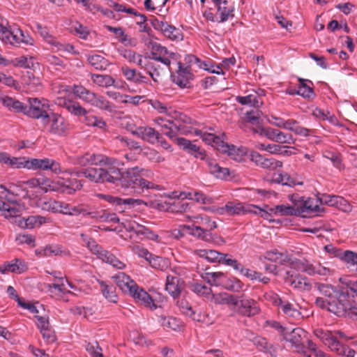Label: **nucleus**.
Here are the masks:
<instances>
[{
  "instance_id": "obj_1",
  "label": "nucleus",
  "mask_w": 357,
  "mask_h": 357,
  "mask_svg": "<svg viewBox=\"0 0 357 357\" xmlns=\"http://www.w3.org/2000/svg\"><path fill=\"white\" fill-rule=\"evenodd\" d=\"M90 165H102V167H88L82 172V174L92 182L97 183H109L116 184L121 178V171L117 167V160L101 154L87 153Z\"/></svg>"
},
{
  "instance_id": "obj_2",
  "label": "nucleus",
  "mask_w": 357,
  "mask_h": 357,
  "mask_svg": "<svg viewBox=\"0 0 357 357\" xmlns=\"http://www.w3.org/2000/svg\"><path fill=\"white\" fill-rule=\"evenodd\" d=\"M318 289L325 298L317 297L314 301L316 306L334 314H342L344 309L348 306L347 305L348 290L344 288L336 289L328 284H319Z\"/></svg>"
},
{
  "instance_id": "obj_3",
  "label": "nucleus",
  "mask_w": 357,
  "mask_h": 357,
  "mask_svg": "<svg viewBox=\"0 0 357 357\" xmlns=\"http://www.w3.org/2000/svg\"><path fill=\"white\" fill-rule=\"evenodd\" d=\"M145 171L146 169L139 167L128 168L124 172H121V178L116 185L121 186L125 190H130V192H138L139 190L144 192V189H160L159 185L141 177Z\"/></svg>"
},
{
  "instance_id": "obj_4",
  "label": "nucleus",
  "mask_w": 357,
  "mask_h": 357,
  "mask_svg": "<svg viewBox=\"0 0 357 357\" xmlns=\"http://www.w3.org/2000/svg\"><path fill=\"white\" fill-rule=\"evenodd\" d=\"M38 181V188L44 192L48 191H60L63 193L72 195L75 191L80 190L82 187L81 181L76 178L54 182L47 178H40Z\"/></svg>"
},
{
  "instance_id": "obj_5",
  "label": "nucleus",
  "mask_w": 357,
  "mask_h": 357,
  "mask_svg": "<svg viewBox=\"0 0 357 357\" xmlns=\"http://www.w3.org/2000/svg\"><path fill=\"white\" fill-rule=\"evenodd\" d=\"M314 334L331 351L336 353H344L343 340L347 341L350 339L340 331H331L317 328L314 331Z\"/></svg>"
},
{
  "instance_id": "obj_6",
  "label": "nucleus",
  "mask_w": 357,
  "mask_h": 357,
  "mask_svg": "<svg viewBox=\"0 0 357 357\" xmlns=\"http://www.w3.org/2000/svg\"><path fill=\"white\" fill-rule=\"evenodd\" d=\"M27 102L24 115L33 119H41L44 125H47L48 117L50 115L48 101L45 99L40 100L37 98H29Z\"/></svg>"
},
{
  "instance_id": "obj_7",
  "label": "nucleus",
  "mask_w": 357,
  "mask_h": 357,
  "mask_svg": "<svg viewBox=\"0 0 357 357\" xmlns=\"http://www.w3.org/2000/svg\"><path fill=\"white\" fill-rule=\"evenodd\" d=\"M236 305H234L232 307L234 312L247 317H252L259 313L260 308L255 300L247 298L244 295L236 296Z\"/></svg>"
},
{
  "instance_id": "obj_8",
  "label": "nucleus",
  "mask_w": 357,
  "mask_h": 357,
  "mask_svg": "<svg viewBox=\"0 0 357 357\" xmlns=\"http://www.w3.org/2000/svg\"><path fill=\"white\" fill-rule=\"evenodd\" d=\"M195 149V151H192L190 154L200 160H206L208 170L211 174L214 175L218 178H227L229 176V169L228 168L219 166L215 160L208 158L205 151L201 150L199 146H197V149Z\"/></svg>"
},
{
  "instance_id": "obj_9",
  "label": "nucleus",
  "mask_w": 357,
  "mask_h": 357,
  "mask_svg": "<svg viewBox=\"0 0 357 357\" xmlns=\"http://www.w3.org/2000/svg\"><path fill=\"white\" fill-rule=\"evenodd\" d=\"M306 336V332L301 328L293 329L290 333H285L284 339L290 342L294 347L296 351L303 354L306 357H310V354L306 351V346L303 344V340Z\"/></svg>"
},
{
  "instance_id": "obj_10",
  "label": "nucleus",
  "mask_w": 357,
  "mask_h": 357,
  "mask_svg": "<svg viewBox=\"0 0 357 357\" xmlns=\"http://www.w3.org/2000/svg\"><path fill=\"white\" fill-rule=\"evenodd\" d=\"M50 123L48 132L56 136L66 135L69 129V123L61 115L50 113L47 123Z\"/></svg>"
},
{
  "instance_id": "obj_11",
  "label": "nucleus",
  "mask_w": 357,
  "mask_h": 357,
  "mask_svg": "<svg viewBox=\"0 0 357 357\" xmlns=\"http://www.w3.org/2000/svg\"><path fill=\"white\" fill-rule=\"evenodd\" d=\"M176 75L173 77V82L181 88H190V81L193 79L192 69L190 66L183 67L181 63H178V69Z\"/></svg>"
},
{
  "instance_id": "obj_12",
  "label": "nucleus",
  "mask_w": 357,
  "mask_h": 357,
  "mask_svg": "<svg viewBox=\"0 0 357 357\" xmlns=\"http://www.w3.org/2000/svg\"><path fill=\"white\" fill-rule=\"evenodd\" d=\"M105 201L111 203L116 206H119V208H116L120 212L123 211L126 208H130L135 206H139L142 204H145L144 201L139 199L127 198L121 199L118 197H114L112 195H102Z\"/></svg>"
},
{
  "instance_id": "obj_13",
  "label": "nucleus",
  "mask_w": 357,
  "mask_h": 357,
  "mask_svg": "<svg viewBox=\"0 0 357 357\" xmlns=\"http://www.w3.org/2000/svg\"><path fill=\"white\" fill-rule=\"evenodd\" d=\"M286 275L284 281L287 284L299 291H310L311 289L312 284L307 278L299 274L294 275L289 271L286 272Z\"/></svg>"
},
{
  "instance_id": "obj_14",
  "label": "nucleus",
  "mask_w": 357,
  "mask_h": 357,
  "mask_svg": "<svg viewBox=\"0 0 357 357\" xmlns=\"http://www.w3.org/2000/svg\"><path fill=\"white\" fill-rule=\"evenodd\" d=\"M131 132L137 137L152 144L156 142H160V139L162 138L160 134L151 127H137L135 130H131Z\"/></svg>"
},
{
  "instance_id": "obj_15",
  "label": "nucleus",
  "mask_w": 357,
  "mask_h": 357,
  "mask_svg": "<svg viewBox=\"0 0 357 357\" xmlns=\"http://www.w3.org/2000/svg\"><path fill=\"white\" fill-rule=\"evenodd\" d=\"M297 206L300 211V216L303 215L304 213L318 215L324 211V208L320 207L319 197L303 199V202H298Z\"/></svg>"
},
{
  "instance_id": "obj_16",
  "label": "nucleus",
  "mask_w": 357,
  "mask_h": 357,
  "mask_svg": "<svg viewBox=\"0 0 357 357\" xmlns=\"http://www.w3.org/2000/svg\"><path fill=\"white\" fill-rule=\"evenodd\" d=\"M217 8V13L220 16L218 23L227 21L229 18L234 17V8L229 6L227 0H211Z\"/></svg>"
},
{
  "instance_id": "obj_17",
  "label": "nucleus",
  "mask_w": 357,
  "mask_h": 357,
  "mask_svg": "<svg viewBox=\"0 0 357 357\" xmlns=\"http://www.w3.org/2000/svg\"><path fill=\"white\" fill-rule=\"evenodd\" d=\"M251 160L257 165L271 170L276 169L282 166V162L274 158H266L257 152L251 153Z\"/></svg>"
},
{
  "instance_id": "obj_18",
  "label": "nucleus",
  "mask_w": 357,
  "mask_h": 357,
  "mask_svg": "<svg viewBox=\"0 0 357 357\" xmlns=\"http://www.w3.org/2000/svg\"><path fill=\"white\" fill-rule=\"evenodd\" d=\"M275 298L279 307L287 317L291 318L294 321H296L303 319L304 317L296 308L297 305L291 303L289 301H284L280 298Z\"/></svg>"
},
{
  "instance_id": "obj_19",
  "label": "nucleus",
  "mask_w": 357,
  "mask_h": 357,
  "mask_svg": "<svg viewBox=\"0 0 357 357\" xmlns=\"http://www.w3.org/2000/svg\"><path fill=\"white\" fill-rule=\"evenodd\" d=\"M8 33L10 34H5L6 37L3 38L2 41L5 43H9L13 45H17L21 43L31 44L30 42L31 39L28 36H25L23 31L19 28L13 30L8 29Z\"/></svg>"
},
{
  "instance_id": "obj_20",
  "label": "nucleus",
  "mask_w": 357,
  "mask_h": 357,
  "mask_svg": "<svg viewBox=\"0 0 357 357\" xmlns=\"http://www.w3.org/2000/svg\"><path fill=\"white\" fill-rule=\"evenodd\" d=\"M22 211L23 207L15 202H6V206L1 211L3 215L6 218L9 219L11 222H14L17 224L19 219L22 218L21 217Z\"/></svg>"
},
{
  "instance_id": "obj_21",
  "label": "nucleus",
  "mask_w": 357,
  "mask_h": 357,
  "mask_svg": "<svg viewBox=\"0 0 357 357\" xmlns=\"http://www.w3.org/2000/svg\"><path fill=\"white\" fill-rule=\"evenodd\" d=\"M112 278L119 289L125 294H130L132 289L136 288L135 282L124 273H119Z\"/></svg>"
},
{
  "instance_id": "obj_22",
  "label": "nucleus",
  "mask_w": 357,
  "mask_h": 357,
  "mask_svg": "<svg viewBox=\"0 0 357 357\" xmlns=\"http://www.w3.org/2000/svg\"><path fill=\"white\" fill-rule=\"evenodd\" d=\"M196 135L199 136L206 144L211 145L218 151H224V139L212 133L204 132L200 130L195 131ZM226 146H225V148Z\"/></svg>"
},
{
  "instance_id": "obj_23",
  "label": "nucleus",
  "mask_w": 357,
  "mask_h": 357,
  "mask_svg": "<svg viewBox=\"0 0 357 357\" xmlns=\"http://www.w3.org/2000/svg\"><path fill=\"white\" fill-rule=\"evenodd\" d=\"M130 295L132 296L138 302H141V303L144 304L146 307H149L151 309L156 308V305L153 303V301L150 295L142 289H139L137 284L136 288L132 289V291H131Z\"/></svg>"
},
{
  "instance_id": "obj_24",
  "label": "nucleus",
  "mask_w": 357,
  "mask_h": 357,
  "mask_svg": "<svg viewBox=\"0 0 357 357\" xmlns=\"http://www.w3.org/2000/svg\"><path fill=\"white\" fill-rule=\"evenodd\" d=\"M148 68V73L154 82H158L162 75L167 74L170 70V66H166L165 65L160 66L156 62L152 61L150 63L146 64Z\"/></svg>"
},
{
  "instance_id": "obj_25",
  "label": "nucleus",
  "mask_w": 357,
  "mask_h": 357,
  "mask_svg": "<svg viewBox=\"0 0 357 357\" xmlns=\"http://www.w3.org/2000/svg\"><path fill=\"white\" fill-rule=\"evenodd\" d=\"M2 163L14 169L25 168L29 169V159L26 157H11L5 153Z\"/></svg>"
},
{
  "instance_id": "obj_26",
  "label": "nucleus",
  "mask_w": 357,
  "mask_h": 357,
  "mask_svg": "<svg viewBox=\"0 0 357 357\" xmlns=\"http://www.w3.org/2000/svg\"><path fill=\"white\" fill-rule=\"evenodd\" d=\"M96 256L102 261L109 264L113 267L118 269H123L126 266L125 264L119 260L112 253L103 249L102 248L98 252Z\"/></svg>"
},
{
  "instance_id": "obj_27",
  "label": "nucleus",
  "mask_w": 357,
  "mask_h": 357,
  "mask_svg": "<svg viewBox=\"0 0 357 357\" xmlns=\"http://www.w3.org/2000/svg\"><path fill=\"white\" fill-rule=\"evenodd\" d=\"M222 146L224 151H220L222 153H227V155L233 160L236 161H241L243 159V157L246 155L247 151L245 147L241 146L237 148L234 145H229L227 142H224Z\"/></svg>"
},
{
  "instance_id": "obj_28",
  "label": "nucleus",
  "mask_w": 357,
  "mask_h": 357,
  "mask_svg": "<svg viewBox=\"0 0 357 357\" xmlns=\"http://www.w3.org/2000/svg\"><path fill=\"white\" fill-rule=\"evenodd\" d=\"M0 100L9 110L15 113H22L24 114L26 104L9 96L2 97Z\"/></svg>"
},
{
  "instance_id": "obj_29",
  "label": "nucleus",
  "mask_w": 357,
  "mask_h": 357,
  "mask_svg": "<svg viewBox=\"0 0 357 357\" xmlns=\"http://www.w3.org/2000/svg\"><path fill=\"white\" fill-rule=\"evenodd\" d=\"M211 301L217 305L227 304L232 310L233 305H236V296L227 293H220L211 295Z\"/></svg>"
},
{
  "instance_id": "obj_30",
  "label": "nucleus",
  "mask_w": 357,
  "mask_h": 357,
  "mask_svg": "<svg viewBox=\"0 0 357 357\" xmlns=\"http://www.w3.org/2000/svg\"><path fill=\"white\" fill-rule=\"evenodd\" d=\"M194 253L199 257L206 259L209 262L221 263L224 253L219 252L214 250H195Z\"/></svg>"
},
{
  "instance_id": "obj_31",
  "label": "nucleus",
  "mask_w": 357,
  "mask_h": 357,
  "mask_svg": "<svg viewBox=\"0 0 357 357\" xmlns=\"http://www.w3.org/2000/svg\"><path fill=\"white\" fill-rule=\"evenodd\" d=\"M299 86L298 90L291 91L290 94H298L305 98H313L315 96V93L312 87L306 84L309 82L312 84L311 81L305 79L303 78H298Z\"/></svg>"
},
{
  "instance_id": "obj_32",
  "label": "nucleus",
  "mask_w": 357,
  "mask_h": 357,
  "mask_svg": "<svg viewBox=\"0 0 357 357\" xmlns=\"http://www.w3.org/2000/svg\"><path fill=\"white\" fill-rule=\"evenodd\" d=\"M45 222V218L39 215L29 216L27 218H20L17 225L22 228L32 229L37 226H40Z\"/></svg>"
},
{
  "instance_id": "obj_33",
  "label": "nucleus",
  "mask_w": 357,
  "mask_h": 357,
  "mask_svg": "<svg viewBox=\"0 0 357 357\" xmlns=\"http://www.w3.org/2000/svg\"><path fill=\"white\" fill-rule=\"evenodd\" d=\"M87 61L96 70H105L109 66L107 59L101 55L94 54L87 56Z\"/></svg>"
},
{
  "instance_id": "obj_34",
  "label": "nucleus",
  "mask_w": 357,
  "mask_h": 357,
  "mask_svg": "<svg viewBox=\"0 0 357 357\" xmlns=\"http://www.w3.org/2000/svg\"><path fill=\"white\" fill-rule=\"evenodd\" d=\"M73 93L80 99L84 100L91 105L94 102V99L96 96V93L89 91L82 86H74Z\"/></svg>"
},
{
  "instance_id": "obj_35",
  "label": "nucleus",
  "mask_w": 357,
  "mask_h": 357,
  "mask_svg": "<svg viewBox=\"0 0 357 357\" xmlns=\"http://www.w3.org/2000/svg\"><path fill=\"white\" fill-rule=\"evenodd\" d=\"M255 344L260 350L269 354L272 357L276 356L277 349L273 344L268 342L266 338L257 337L255 340Z\"/></svg>"
},
{
  "instance_id": "obj_36",
  "label": "nucleus",
  "mask_w": 357,
  "mask_h": 357,
  "mask_svg": "<svg viewBox=\"0 0 357 357\" xmlns=\"http://www.w3.org/2000/svg\"><path fill=\"white\" fill-rule=\"evenodd\" d=\"M100 284V289L102 295L110 302H117V295L116 294V287L112 284H107L104 281H98Z\"/></svg>"
},
{
  "instance_id": "obj_37",
  "label": "nucleus",
  "mask_w": 357,
  "mask_h": 357,
  "mask_svg": "<svg viewBox=\"0 0 357 357\" xmlns=\"http://www.w3.org/2000/svg\"><path fill=\"white\" fill-rule=\"evenodd\" d=\"M271 182L290 187L295 185L294 180L289 174L280 171H278L273 174Z\"/></svg>"
},
{
  "instance_id": "obj_38",
  "label": "nucleus",
  "mask_w": 357,
  "mask_h": 357,
  "mask_svg": "<svg viewBox=\"0 0 357 357\" xmlns=\"http://www.w3.org/2000/svg\"><path fill=\"white\" fill-rule=\"evenodd\" d=\"M291 266L301 272L309 275H314L315 265L310 264L307 260L296 259L291 262Z\"/></svg>"
},
{
  "instance_id": "obj_39",
  "label": "nucleus",
  "mask_w": 357,
  "mask_h": 357,
  "mask_svg": "<svg viewBox=\"0 0 357 357\" xmlns=\"http://www.w3.org/2000/svg\"><path fill=\"white\" fill-rule=\"evenodd\" d=\"M178 280V278L171 275H168L166 279L165 289L174 298L177 297L181 293Z\"/></svg>"
},
{
  "instance_id": "obj_40",
  "label": "nucleus",
  "mask_w": 357,
  "mask_h": 357,
  "mask_svg": "<svg viewBox=\"0 0 357 357\" xmlns=\"http://www.w3.org/2000/svg\"><path fill=\"white\" fill-rule=\"evenodd\" d=\"M261 112L259 109H252L246 112L243 121L246 123H250L252 125H255L257 128L255 129H259L261 127L260 122V116ZM254 128L252 129L253 130Z\"/></svg>"
},
{
  "instance_id": "obj_41",
  "label": "nucleus",
  "mask_w": 357,
  "mask_h": 357,
  "mask_svg": "<svg viewBox=\"0 0 357 357\" xmlns=\"http://www.w3.org/2000/svg\"><path fill=\"white\" fill-rule=\"evenodd\" d=\"M266 258L280 264L289 263L291 265V262L294 261V260H292L287 255L278 251L268 252L266 253Z\"/></svg>"
},
{
  "instance_id": "obj_42",
  "label": "nucleus",
  "mask_w": 357,
  "mask_h": 357,
  "mask_svg": "<svg viewBox=\"0 0 357 357\" xmlns=\"http://www.w3.org/2000/svg\"><path fill=\"white\" fill-rule=\"evenodd\" d=\"M92 106L109 112H112L115 109V106L109 100H107L105 97L98 95H96Z\"/></svg>"
},
{
  "instance_id": "obj_43",
  "label": "nucleus",
  "mask_w": 357,
  "mask_h": 357,
  "mask_svg": "<svg viewBox=\"0 0 357 357\" xmlns=\"http://www.w3.org/2000/svg\"><path fill=\"white\" fill-rule=\"evenodd\" d=\"M141 154L153 162L160 163L165 160V158L162 157L158 151L149 147L144 146L143 149H142Z\"/></svg>"
},
{
  "instance_id": "obj_44",
  "label": "nucleus",
  "mask_w": 357,
  "mask_h": 357,
  "mask_svg": "<svg viewBox=\"0 0 357 357\" xmlns=\"http://www.w3.org/2000/svg\"><path fill=\"white\" fill-rule=\"evenodd\" d=\"M149 47L151 49V56L155 55L174 56V55L173 52H169L165 47L155 41H151Z\"/></svg>"
},
{
  "instance_id": "obj_45",
  "label": "nucleus",
  "mask_w": 357,
  "mask_h": 357,
  "mask_svg": "<svg viewBox=\"0 0 357 357\" xmlns=\"http://www.w3.org/2000/svg\"><path fill=\"white\" fill-rule=\"evenodd\" d=\"M148 262L152 268L160 270H165L168 268L169 265V260L167 258H163L153 254Z\"/></svg>"
},
{
  "instance_id": "obj_46",
  "label": "nucleus",
  "mask_w": 357,
  "mask_h": 357,
  "mask_svg": "<svg viewBox=\"0 0 357 357\" xmlns=\"http://www.w3.org/2000/svg\"><path fill=\"white\" fill-rule=\"evenodd\" d=\"M91 79L95 84L102 87H108L114 83V79L107 75L91 74Z\"/></svg>"
},
{
  "instance_id": "obj_47",
  "label": "nucleus",
  "mask_w": 357,
  "mask_h": 357,
  "mask_svg": "<svg viewBox=\"0 0 357 357\" xmlns=\"http://www.w3.org/2000/svg\"><path fill=\"white\" fill-rule=\"evenodd\" d=\"M336 255L340 257V259L346 262L349 266H356L357 270V253L350 251L346 250L344 252L338 251V253Z\"/></svg>"
},
{
  "instance_id": "obj_48",
  "label": "nucleus",
  "mask_w": 357,
  "mask_h": 357,
  "mask_svg": "<svg viewBox=\"0 0 357 357\" xmlns=\"http://www.w3.org/2000/svg\"><path fill=\"white\" fill-rule=\"evenodd\" d=\"M36 29L40 33V36L50 44L55 45L58 47V50H61V47H63V45L60 44L57 42L48 32L46 27H43L39 23H36Z\"/></svg>"
},
{
  "instance_id": "obj_49",
  "label": "nucleus",
  "mask_w": 357,
  "mask_h": 357,
  "mask_svg": "<svg viewBox=\"0 0 357 357\" xmlns=\"http://www.w3.org/2000/svg\"><path fill=\"white\" fill-rule=\"evenodd\" d=\"M64 106L69 112L75 116H84L87 114V111L79 103L64 100Z\"/></svg>"
},
{
  "instance_id": "obj_50",
  "label": "nucleus",
  "mask_w": 357,
  "mask_h": 357,
  "mask_svg": "<svg viewBox=\"0 0 357 357\" xmlns=\"http://www.w3.org/2000/svg\"><path fill=\"white\" fill-rule=\"evenodd\" d=\"M191 236L206 242H209L212 240L211 233L208 231V228H203L200 226L195 227Z\"/></svg>"
},
{
  "instance_id": "obj_51",
  "label": "nucleus",
  "mask_w": 357,
  "mask_h": 357,
  "mask_svg": "<svg viewBox=\"0 0 357 357\" xmlns=\"http://www.w3.org/2000/svg\"><path fill=\"white\" fill-rule=\"evenodd\" d=\"M238 102L243 105H250L254 107L259 106V99L257 94H250L246 96H237Z\"/></svg>"
},
{
  "instance_id": "obj_52",
  "label": "nucleus",
  "mask_w": 357,
  "mask_h": 357,
  "mask_svg": "<svg viewBox=\"0 0 357 357\" xmlns=\"http://www.w3.org/2000/svg\"><path fill=\"white\" fill-rule=\"evenodd\" d=\"M50 160L48 158L29 160V169L49 170Z\"/></svg>"
},
{
  "instance_id": "obj_53",
  "label": "nucleus",
  "mask_w": 357,
  "mask_h": 357,
  "mask_svg": "<svg viewBox=\"0 0 357 357\" xmlns=\"http://www.w3.org/2000/svg\"><path fill=\"white\" fill-rule=\"evenodd\" d=\"M85 349L91 357H103L102 348L96 340L86 342Z\"/></svg>"
},
{
  "instance_id": "obj_54",
  "label": "nucleus",
  "mask_w": 357,
  "mask_h": 357,
  "mask_svg": "<svg viewBox=\"0 0 357 357\" xmlns=\"http://www.w3.org/2000/svg\"><path fill=\"white\" fill-rule=\"evenodd\" d=\"M177 124H173L172 127H169V130L164 132V134L169 137L171 139L175 142V138H178V134H185L187 131L185 130L184 126L177 121Z\"/></svg>"
},
{
  "instance_id": "obj_55",
  "label": "nucleus",
  "mask_w": 357,
  "mask_h": 357,
  "mask_svg": "<svg viewBox=\"0 0 357 357\" xmlns=\"http://www.w3.org/2000/svg\"><path fill=\"white\" fill-rule=\"evenodd\" d=\"M275 210H278V214L280 215H297L300 216V211L296 206H286V205H278L275 206Z\"/></svg>"
},
{
  "instance_id": "obj_56",
  "label": "nucleus",
  "mask_w": 357,
  "mask_h": 357,
  "mask_svg": "<svg viewBox=\"0 0 357 357\" xmlns=\"http://www.w3.org/2000/svg\"><path fill=\"white\" fill-rule=\"evenodd\" d=\"M9 268L12 273L20 274L25 272L28 269L26 263L20 259H15L9 262Z\"/></svg>"
},
{
  "instance_id": "obj_57",
  "label": "nucleus",
  "mask_w": 357,
  "mask_h": 357,
  "mask_svg": "<svg viewBox=\"0 0 357 357\" xmlns=\"http://www.w3.org/2000/svg\"><path fill=\"white\" fill-rule=\"evenodd\" d=\"M161 319V324L163 327L173 331L179 330L181 326V321L179 319H177L176 318L172 317H162Z\"/></svg>"
},
{
  "instance_id": "obj_58",
  "label": "nucleus",
  "mask_w": 357,
  "mask_h": 357,
  "mask_svg": "<svg viewBox=\"0 0 357 357\" xmlns=\"http://www.w3.org/2000/svg\"><path fill=\"white\" fill-rule=\"evenodd\" d=\"M83 116L85 117L84 121L88 126L98 127L100 129H104L106 126V123L101 118L89 114L88 112L87 114Z\"/></svg>"
},
{
  "instance_id": "obj_59",
  "label": "nucleus",
  "mask_w": 357,
  "mask_h": 357,
  "mask_svg": "<svg viewBox=\"0 0 357 357\" xmlns=\"http://www.w3.org/2000/svg\"><path fill=\"white\" fill-rule=\"evenodd\" d=\"M279 130L271 128H263L262 126L258 129H253V132L259 133L261 135H264L268 139L276 142Z\"/></svg>"
},
{
  "instance_id": "obj_60",
  "label": "nucleus",
  "mask_w": 357,
  "mask_h": 357,
  "mask_svg": "<svg viewBox=\"0 0 357 357\" xmlns=\"http://www.w3.org/2000/svg\"><path fill=\"white\" fill-rule=\"evenodd\" d=\"M347 305L348 306L344 309L343 313L342 314L336 315L338 317H343L347 314L350 317L355 316L357 317V306L353 304L352 296L349 295V292L347 293Z\"/></svg>"
},
{
  "instance_id": "obj_61",
  "label": "nucleus",
  "mask_w": 357,
  "mask_h": 357,
  "mask_svg": "<svg viewBox=\"0 0 357 357\" xmlns=\"http://www.w3.org/2000/svg\"><path fill=\"white\" fill-rule=\"evenodd\" d=\"M191 289L197 294L204 296L207 298H208L212 294V290L211 287L197 282L193 283L191 285Z\"/></svg>"
},
{
  "instance_id": "obj_62",
  "label": "nucleus",
  "mask_w": 357,
  "mask_h": 357,
  "mask_svg": "<svg viewBox=\"0 0 357 357\" xmlns=\"http://www.w3.org/2000/svg\"><path fill=\"white\" fill-rule=\"evenodd\" d=\"M222 264H225L226 266H231L234 270L241 272L243 266L239 263L236 259H233L228 254H224L221 260Z\"/></svg>"
},
{
  "instance_id": "obj_63",
  "label": "nucleus",
  "mask_w": 357,
  "mask_h": 357,
  "mask_svg": "<svg viewBox=\"0 0 357 357\" xmlns=\"http://www.w3.org/2000/svg\"><path fill=\"white\" fill-rule=\"evenodd\" d=\"M225 209H226L228 215H238L245 211L241 203L235 202H228L225 206Z\"/></svg>"
},
{
  "instance_id": "obj_64",
  "label": "nucleus",
  "mask_w": 357,
  "mask_h": 357,
  "mask_svg": "<svg viewBox=\"0 0 357 357\" xmlns=\"http://www.w3.org/2000/svg\"><path fill=\"white\" fill-rule=\"evenodd\" d=\"M175 142L188 153L196 151L197 145L192 144L190 140L185 138H175Z\"/></svg>"
}]
</instances>
